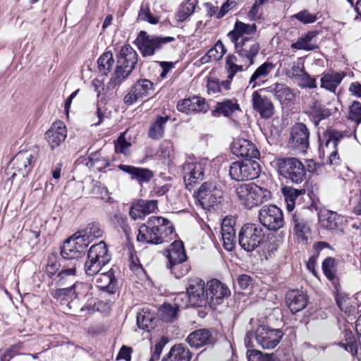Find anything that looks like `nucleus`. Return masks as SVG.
Segmentation results:
<instances>
[{
    "instance_id": "nucleus-1",
    "label": "nucleus",
    "mask_w": 361,
    "mask_h": 361,
    "mask_svg": "<svg viewBox=\"0 0 361 361\" xmlns=\"http://www.w3.org/2000/svg\"><path fill=\"white\" fill-rule=\"evenodd\" d=\"M173 224L161 216H150L146 224L140 226L137 240L139 242L150 244H161L164 238L172 234Z\"/></svg>"
},
{
    "instance_id": "nucleus-2",
    "label": "nucleus",
    "mask_w": 361,
    "mask_h": 361,
    "mask_svg": "<svg viewBox=\"0 0 361 361\" xmlns=\"http://www.w3.org/2000/svg\"><path fill=\"white\" fill-rule=\"evenodd\" d=\"M137 62V52L130 45H124L118 55L116 71L110 80V85L114 87L120 85L133 71Z\"/></svg>"
},
{
    "instance_id": "nucleus-3",
    "label": "nucleus",
    "mask_w": 361,
    "mask_h": 361,
    "mask_svg": "<svg viewBox=\"0 0 361 361\" xmlns=\"http://www.w3.org/2000/svg\"><path fill=\"white\" fill-rule=\"evenodd\" d=\"M274 163L279 174L290 182L299 184L305 180L306 169L298 158L278 157Z\"/></svg>"
},
{
    "instance_id": "nucleus-4",
    "label": "nucleus",
    "mask_w": 361,
    "mask_h": 361,
    "mask_svg": "<svg viewBox=\"0 0 361 361\" xmlns=\"http://www.w3.org/2000/svg\"><path fill=\"white\" fill-rule=\"evenodd\" d=\"M235 194L240 204L247 209L257 207L271 198V192L254 183L238 185Z\"/></svg>"
},
{
    "instance_id": "nucleus-5",
    "label": "nucleus",
    "mask_w": 361,
    "mask_h": 361,
    "mask_svg": "<svg viewBox=\"0 0 361 361\" xmlns=\"http://www.w3.org/2000/svg\"><path fill=\"white\" fill-rule=\"evenodd\" d=\"M283 336V333L280 329L261 326L256 331L255 339L262 348L273 349L279 343ZM252 338H254L253 332H247L245 337V344L247 347L253 346Z\"/></svg>"
},
{
    "instance_id": "nucleus-6",
    "label": "nucleus",
    "mask_w": 361,
    "mask_h": 361,
    "mask_svg": "<svg viewBox=\"0 0 361 361\" xmlns=\"http://www.w3.org/2000/svg\"><path fill=\"white\" fill-rule=\"evenodd\" d=\"M106 245L104 241L93 245L89 249L87 260L85 264V271L87 275L94 276L98 274L102 267L110 261Z\"/></svg>"
},
{
    "instance_id": "nucleus-7",
    "label": "nucleus",
    "mask_w": 361,
    "mask_h": 361,
    "mask_svg": "<svg viewBox=\"0 0 361 361\" xmlns=\"http://www.w3.org/2000/svg\"><path fill=\"white\" fill-rule=\"evenodd\" d=\"M264 239V229L256 224H245L238 233L240 246L246 252L257 249Z\"/></svg>"
},
{
    "instance_id": "nucleus-8",
    "label": "nucleus",
    "mask_w": 361,
    "mask_h": 361,
    "mask_svg": "<svg viewBox=\"0 0 361 361\" xmlns=\"http://www.w3.org/2000/svg\"><path fill=\"white\" fill-rule=\"evenodd\" d=\"M174 40L175 38L173 37L152 36L145 31H140L135 42L142 56L147 57L153 56L156 51Z\"/></svg>"
},
{
    "instance_id": "nucleus-9",
    "label": "nucleus",
    "mask_w": 361,
    "mask_h": 361,
    "mask_svg": "<svg viewBox=\"0 0 361 361\" xmlns=\"http://www.w3.org/2000/svg\"><path fill=\"white\" fill-rule=\"evenodd\" d=\"M259 172V164L251 159L235 161L229 168L231 178L236 181L255 179L258 177Z\"/></svg>"
},
{
    "instance_id": "nucleus-10",
    "label": "nucleus",
    "mask_w": 361,
    "mask_h": 361,
    "mask_svg": "<svg viewBox=\"0 0 361 361\" xmlns=\"http://www.w3.org/2000/svg\"><path fill=\"white\" fill-rule=\"evenodd\" d=\"M258 219L264 227L271 231H277L284 224L283 212L275 205L263 206L259 211Z\"/></svg>"
},
{
    "instance_id": "nucleus-11",
    "label": "nucleus",
    "mask_w": 361,
    "mask_h": 361,
    "mask_svg": "<svg viewBox=\"0 0 361 361\" xmlns=\"http://www.w3.org/2000/svg\"><path fill=\"white\" fill-rule=\"evenodd\" d=\"M37 158V152L35 150L20 151L11 161L12 169L14 171L11 178L19 175L26 176L32 169L34 163Z\"/></svg>"
},
{
    "instance_id": "nucleus-12",
    "label": "nucleus",
    "mask_w": 361,
    "mask_h": 361,
    "mask_svg": "<svg viewBox=\"0 0 361 361\" xmlns=\"http://www.w3.org/2000/svg\"><path fill=\"white\" fill-rule=\"evenodd\" d=\"M234 44L236 54L240 57V61L243 62L245 69H247L254 63V59L259 51V42L251 37H244L240 42Z\"/></svg>"
},
{
    "instance_id": "nucleus-13",
    "label": "nucleus",
    "mask_w": 361,
    "mask_h": 361,
    "mask_svg": "<svg viewBox=\"0 0 361 361\" xmlns=\"http://www.w3.org/2000/svg\"><path fill=\"white\" fill-rule=\"evenodd\" d=\"M207 283L199 278L190 279L187 288L188 302L192 306L204 307L208 304Z\"/></svg>"
},
{
    "instance_id": "nucleus-14",
    "label": "nucleus",
    "mask_w": 361,
    "mask_h": 361,
    "mask_svg": "<svg viewBox=\"0 0 361 361\" xmlns=\"http://www.w3.org/2000/svg\"><path fill=\"white\" fill-rule=\"evenodd\" d=\"M207 294L208 297V305L212 309L223 303L224 299L228 298L230 290L226 285L217 279H212L207 283Z\"/></svg>"
},
{
    "instance_id": "nucleus-15",
    "label": "nucleus",
    "mask_w": 361,
    "mask_h": 361,
    "mask_svg": "<svg viewBox=\"0 0 361 361\" xmlns=\"http://www.w3.org/2000/svg\"><path fill=\"white\" fill-rule=\"evenodd\" d=\"M310 131L302 123H295L290 129L289 143L290 147L301 153L309 147Z\"/></svg>"
},
{
    "instance_id": "nucleus-16",
    "label": "nucleus",
    "mask_w": 361,
    "mask_h": 361,
    "mask_svg": "<svg viewBox=\"0 0 361 361\" xmlns=\"http://www.w3.org/2000/svg\"><path fill=\"white\" fill-rule=\"evenodd\" d=\"M154 91V85L148 79H140L131 87L129 92L124 97V103L132 105L138 99H142L152 94Z\"/></svg>"
},
{
    "instance_id": "nucleus-17",
    "label": "nucleus",
    "mask_w": 361,
    "mask_h": 361,
    "mask_svg": "<svg viewBox=\"0 0 361 361\" xmlns=\"http://www.w3.org/2000/svg\"><path fill=\"white\" fill-rule=\"evenodd\" d=\"M221 196L222 191L212 182H204L197 192V198L203 207H213Z\"/></svg>"
},
{
    "instance_id": "nucleus-18",
    "label": "nucleus",
    "mask_w": 361,
    "mask_h": 361,
    "mask_svg": "<svg viewBox=\"0 0 361 361\" xmlns=\"http://www.w3.org/2000/svg\"><path fill=\"white\" fill-rule=\"evenodd\" d=\"M79 240V236L75 233L67 239L61 250V255L66 259L77 260L85 252L87 244Z\"/></svg>"
},
{
    "instance_id": "nucleus-19",
    "label": "nucleus",
    "mask_w": 361,
    "mask_h": 361,
    "mask_svg": "<svg viewBox=\"0 0 361 361\" xmlns=\"http://www.w3.org/2000/svg\"><path fill=\"white\" fill-rule=\"evenodd\" d=\"M204 164L202 162H188L182 166L185 187L191 190L192 186L204 178Z\"/></svg>"
},
{
    "instance_id": "nucleus-20",
    "label": "nucleus",
    "mask_w": 361,
    "mask_h": 361,
    "mask_svg": "<svg viewBox=\"0 0 361 361\" xmlns=\"http://www.w3.org/2000/svg\"><path fill=\"white\" fill-rule=\"evenodd\" d=\"M179 111L188 115L197 113H207L209 109L205 99L201 97H192L179 102L177 104Z\"/></svg>"
},
{
    "instance_id": "nucleus-21",
    "label": "nucleus",
    "mask_w": 361,
    "mask_h": 361,
    "mask_svg": "<svg viewBox=\"0 0 361 361\" xmlns=\"http://www.w3.org/2000/svg\"><path fill=\"white\" fill-rule=\"evenodd\" d=\"M231 150L235 156L247 158L248 159L259 157V152L256 146L251 141L244 138L235 139L232 144Z\"/></svg>"
},
{
    "instance_id": "nucleus-22",
    "label": "nucleus",
    "mask_w": 361,
    "mask_h": 361,
    "mask_svg": "<svg viewBox=\"0 0 361 361\" xmlns=\"http://www.w3.org/2000/svg\"><path fill=\"white\" fill-rule=\"evenodd\" d=\"M343 135L342 133L332 128H329L324 133L323 137L319 138L320 147L329 150L331 162L337 156L336 147Z\"/></svg>"
},
{
    "instance_id": "nucleus-23",
    "label": "nucleus",
    "mask_w": 361,
    "mask_h": 361,
    "mask_svg": "<svg viewBox=\"0 0 361 361\" xmlns=\"http://www.w3.org/2000/svg\"><path fill=\"white\" fill-rule=\"evenodd\" d=\"M253 109L257 111L263 118L268 119L274 114V106L266 96L262 95L259 92L255 91L252 94Z\"/></svg>"
},
{
    "instance_id": "nucleus-24",
    "label": "nucleus",
    "mask_w": 361,
    "mask_h": 361,
    "mask_svg": "<svg viewBox=\"0 0 361 361\" xmlns=\"http://www.w3.org/2000/svg\"><path fill=\"white\" fill-rule=\"evenodd\" d=\"M118 168L129 174L130 179L137 181L140 185L149 183L154 177L153 171L147 168L125 164H119Z\"/></svg>"
},
{
    "instance_id": "nucleus-25",
    "label": "nucleus",
    "mask_w": 361,
    "mask_h": 361,
    "mask_svg": "<svg viewBox=\"0 0 361 361\" xmlns=\"http://www.w3.org/2000/svg\"><path fill=\"white\" fill-rule=\"evenodd\" d=\"M157 209V202L156 200H139L132 204L129 214L134 220L142 219Z\"/></svg>"
},
{
    "instance_id": "nucleus-26",
    "label": "nucleus",
    "mask_w": 361,
    "mask_h": 361,
    "mask_svg": "<svg viewBox=\"0 0 361 361\" xmlns=\"http://www.w3.org/2000/svg\"><path fill=\"white\" fill-rule=\"evenodd\" d=\"M67 135L65 125L61 121L54 123L46 133V139L51 149L59 147Z\"/></svg>"
},
{
    "instance_id": "nucleus-27",
    "label": "nucleus",
    "mask_w": 361,
    "mask_h": 361,
    "mask_svg": "<svg viewBox=\"0 0 361 361\" xmlns=\"http://www.w3.org/2000/svg\"><path fill=\"white\" fill-rule=\"evenodd\" d=\"M186 341L192 348H199L212 344L214 342V338L210 331L201 329L190 334Z\"/></svg>"
},
{
    "instance_id": "nucleus-28",
    "label": "nucleus",
    "mask_w": 361,
    "mask_h": 361,
    "mask_svg": "<svg viewBox=\"0 0 361 361\" xmlns=\"http://www.w3.org/2000/svg\"><path fill=\"white\" fill-rule=\"evenodd\" d=\"M321 227L329 231H342L344 217L335 212L327 211L319 216Z\"/></svg>"
},
{
    "instance_id": "nucleus-29",
    "label": "nucleus",
    "mask_w": 361,
    "mask_h": 361,
    "mask_svg": "<svg viewBox=\"0 0 361 361\" xmlns=\"http://www.w3.org/2000/svg\"><path fill=\"white\" fill-rule=\"evenodd\" d=\"M267 92L274 95L281 104H288L294 99V94L290 87L281 83H275L267 88Z\"/></svg>"
},
{
    "instance_id": "nucleus-30",
    "label": "nucleus",
    "mask_w": 361,
    "mask_h": 361,
    "mask_svg": "<svg viewBox=\"0 0 361 361\" xmlns=\"http://www.w3.org/2000/svg\"><path fill=\"white\" fill-rule=\"evenodd\" d=\"M98 288L109 294H114L116 292L117 280L112 269L100 274L96 280Z\"/></svg>"
},
{
    "instance_id": "nucleus-31",
    "label": "nucleus",
    "mask_w": 361,
    "mask_h": 361,
    "mask_svg": "<svg viewBox=\"0 0 361 361\" xmlns=\"http://www.w3.org/2000/svg\"><path fill=\"white\" fill-rule=\"evenodd\" d=\"M274 65L271 62L266 61L261 64L254 71L249 79V85L255 88L260 82H264L269 73L274 70Z\"/></svg>"
},
{
    "instance_id": "nucleus-32",
    "label": "nucleus",
    "mask_w": 361,
    "mask_h": 361,
    "mask_svg": "<svg viewBox=\"0 0 361 361\" xmlns=\"http://www.w3.org/2000/svg\"><path fill=\"white\" fill-rule=\"evenodd\" d=\"M75 233L79 236V240L86 243L87 247L90 242L102 236L103 231L98 224L90 223Z\"/></svg>"
},
{
    "instance_id": "nucleus-33",
    "label": "nucleus",
    "mask_w": 361,
    "mask_h": 361,
    "mask_svg": "<svg viewBox=\"0 0 361 361\" xmlns=\"http://www.w3.org/2000/svg\"><path fill=\"white\" fill-rule=\"evenodd\" d=\"M286 303L291 312L295 314L306 307V295L298 290L289 291L286 295Z\"/></svg>"
},
{
    "instance_id": "nucleus-34",
    "label": "nucleus",
    "mask_w": 361,
    "mask_h": 361,
    "mask_svg": "<svg viewBox=\"0 0 361 361\" xmlns=\"http://www.w3.org/2000/svg\"><path fill=\"white\" fill-rule=\"evenodd\" d=\"M257 30L255 23L246 24L240 21H237L234 25V28L228 34V37L233 43L240 42L244 35L254 34Z\"/></svg>"
},
{
    "instance_id": "nucleus-35",
    "label": "nucleus",
    "mask_w": 361,
    "mask_h": 361,
    "mask_svg": "<svg viewBox=\"0 0 361 361\" xmlns=\"http://www.w3.org/2000/svg\"><path fill=\"white\" fill-rule=\"evenodd\" d=\"M345 76V73L343 72L329 71L326 73L321 78V87L335 92L336 87L341 84Z\"/></svg>"
},
{
    "instance_id": "nucleus-36",
    "label": "nucleus",
    "mask_w": 361,
    "mask_h": 361,
    "mask_svg": "<svg viewBox=\"0 0 361 361\" xmlns=\"http://www.w3.org/2000/svg\"><path fill=\"white\" fill-rule=\"evenodd\" d=\"M166 252V257L168 259L167 264L186 261L187 256L185 255L183 244L181 241H174Z\"/></svg>"
},
{
    "instance_id": "nucleus-37",
    "label": "nucleus",
    "mask_w": 361,
    "mask_h": 361,
    "mask_svg": "<svg viewBox=\"0 0 361 361\" xmlns=\"http://www.w3.org/2000/svg\"><path fill=\"white\" fill-rule=\"evenodd\" d=\"M240 110V106L236 99H225L223 102L216 103L215 109L212 111V115L216 117L221 114L228 117L235 111Z\"/></svg>"
},
{
    "instance_id": "nucleus-38",
    "label": "nucleus",
    "mask_w": 361,
    "mask_h": 361,
    "mask_svg": "<svg viewBox=\"0 0 361 361\" xmlns=\"http://www.w3.org/2000/svg\"><path fill=\"white\" fill-rule=\"evenodd\" d=\"M315 32H308L301 35L295 42L291 44V48L298 50L312 51L317 48Z\"/></svg>"
},
{
    "instance_id": "nucleus-39",
    "label": "nucleus",
    "mask_w": 361,
    "mask_h": 361,
    "mask_svg": "<svg viewBox=\"0 0 361 361\" xmlns=\"http://www.w3.org/2000/svg\"><path fill=\"white\" fill-rule=\"evenodd\" d=\"M191 353L189 349L182 344L173 346L162 361H190Z\"/></svg>"
},
{
    "instance_id": "nucleus-40",
    "label": "nucleus",
    "mask_w": 361,
    "mask_h": 361,
    "mask_svg": "<svg viewBox=\"0 0 361 361\" xmlns=\"http://www.w3.org/2000/svg\"><path fill=\"white\" fill-rule=\"evenodd\" d=\"M226 66L229 79H233L238 72L246 70L243 62L240 61V57L238 54L228 55L226 59Z\"/></svg>"
},
{
    "instance_id": "nucleus-41",
    "label": "nucleus",
    "mask_w": 361,
    "mask_h": 361,
    "mask_svg": "<svg viewBox=\"0 0 361 361\" xmlns=\"http://www.w3.org/2000/svg\"><path fill=\"white\" fill-rule=\"evenodd\" d=\"M305 189H295L292 187H284L283 188V195L287 204V209L289 212L293 211L295 207V202L300 195L305 193Z\"/></svg>"
},
{
    "instance_id": "nucleus-42",
    "label": "nucleus",
    "mask_w": 361,
    "mask_h": 361,
    "mask_svg": "<svg viewBox=\"0 0 361 361\" xmlns=\"http://www.w3.org/2000/svg\"><path fill=\"white\" fill-rule=\"evenodd\" d=\"M293 222L294 224V230L298 237L302 240L305 239V235L310 231L307 220L300 214H295L293 216Z\"/></svg>"
},
{
    "instance_id": "nucleus-43",
    "label": "nucleus",
    "mask_w": 361,
    "mask_h": 361,
    "mask_svg": "<svg viewBox=\"0 0 361 361\" xmlns=\"http://www.w3.org/2000/svg\"><path fill=\"white\" fill-rule=\"evenodd\" d=\"M168 119V116H159L149 129V137L154 140L161 138L164 135V126Z\"/></svg>"
},
{
    "instance_id": "nucleus-44",
    "label": "nucleus",
    "mask_w": 361,
    "mask_h": 361,
    "mask_svg": "<svg viewBox=\"0 0 361 361\" xmlns=\"http://www.w3.org/2000/svg\"><path fill=\"white\" fill-rule=\"evenodd\" d=\"M197 4V0H187L185 2H183L176 13V18L177 20L183 22L190 16L194 13Z\"/></svg>"
},
{
    "instance_id": "nucleus-45",
    "label": "nucleus",
    "mask_w": 361,
    "mask_h": 361,
    "mask_svg": "<svg viewBox=\"0 0 361 361\" xmlns=\"http://www.w3.org/2000/svg\"><path fill=\"white\" fill-rule=\"evenodd\" d=\"M99 71L106 75L112 68L114 64L113 54L111 51L104 52L98 59Z\"/></svg>"
},
{
    "instance_id": "nucleus-46",
    "label": "nucleus",
    "mask_w": 361,
    "mask_h": 361,
    "mask_svg": "<svg viewBox=\"0 0 361 361\" xmlns=\"http://www.w3.org/2000/svg\"><path fill=\"white\" fill-rule=\"evenodd\" d=\"M153 315L147 310H142L137 314V324L141 329L149 331L154 326Z\"/></svg>"
},
{
    "instance_id": "nucleus-47",
    "label": "nucleus",
    "mask_w": 361,
    "mask_h": 361,
    "mask_svg": "<svg viewBox=\"0 0 361 361\" xmlns=\"http://www.w3.org/2000/svg\"><path fill=\"white\" fill-rule=\"evenodd\" d=\"M185 262H179L173 264H167L166 267L176 278L180 279L185 276L190 269V266Z\"/></svg>"
},
{
    "instance_id": "nucleus-48",
    "label": "nucleus",
    "mask_w": 361,
    "mask_h": 361,
    "mask_svg": "<svg viewBox=\"0 0 361 361\" xmlns=\"http://www.w3.org/2000/svg\"><path fill=\"white\" fill-rule=\"evenodd\" d=\"M226 52V49L224 45L221 42L219 41L213 48L207 51V54L202 59L205 60L206 62H207V59L206 60V59L218 61L223 57Z\"/></svg>"
},
{
    "instance_id": "nucleus-49",
    "label": "nucleus",
    "mask_w": 361,
    "mask_h": 361,
    "mask_svg": "<svg viewBox=\"0 0 361 361\" xmlns=\"http://www.w3.org/2000/svg\"><path fill=\"white\" fill-rule=\"evenodd\" d=\"M51 295L60 303L72 301L73 300V293L72 288H58L51 292Z\"/></svg>"
},
{
    "instance_id": "nucleus-50",
    "label": "nucleus",
    "mask_w": 361,
    "mask_h": 361,
    "mask_svg": "<svg viewBox=\"0 0 361 361\" xmlns=\"http://www.w3.org/2000/svg\"><path fill=\"white\" fill-rule=\"evenodd\" d=\"M336 259L333 257H327L322 263V270L324 275L333 281L336 279Z\"/></svg>"
},
{
    "instance_id": "nucleus-51",
    "label": "nucleus",
    "mask_w": 361,
    "mask_h": 361,
    "mask_svg": "<svg viewBox=\"0 0 361 361\" xmlns=\"http://www.w3.org/2000/svg\"><path fill=\"white\" fill-rule=\"evenodd\" d=\"M60 266L57 256L53 253L50 254L47 257L45 272L49 278H52L59 271Z\"/></svg>"
},
{
    "instance_id": "nucleus-52",
    "label": "nucleus",
    "mask_w": 361,
    "mask_h": 361,
    "mask_svg": "<svg viewBox=\"0 0 361 361\" xmlns=\"http://www.w3.org/2000/svg\"><path fill=\"white\" fill-rule=\"evenodd\" d=\"M137 20L141 21H147L155 25L159 23V18L153 16L149 10L148 5H142L138 13Z\"/></svg>"
},
{
    "instance_id": "nucleus-53",
    "label": "nucleus",
    "mask_w": 361,
    "mask_h": 361,
    "mask_svg": "<svg viewBox=\"0 0 361 361\" xmlns=\"http://www.w3.org/2000/svg\"><path fill=\"white\" fill-rule=\"evenodd\" d=\"M293 18L297 19L303 24L313 23L317 20V13H311L308 10H302L293 16Z\"/></svg>"
},
{
    "instance_id": "nucleus-54",
    "label": "nucleus",
    "mask_w": 361,
    "mask_h": 361,
    "mask_svg": "<svg viewBox=\"0 0 361 361\" xmlns=\"http://www.w3.org/2000/svg\"><path fill=\"white\" fill-rule=\"evenodd\" d=\"M305 71L304 63L301 58L298 59V60L293 63L290 70L288 71L287 75L294 80H297L301 74H302Z\"/></svg>"
},
{
    "instance_id": "nucleus-55",
    "label": "nucleus",
    "mask_w": 361,
    "mask_h": 361,
    "mask_svg": "<svg viewBox=\"0 0 361 361\" xmlns=\"http://www.w3.org/2000/svg\"><path fill=\"white\" fill-rule=\"evenodd\" d=\"M130 142H127L125 138V133L121 134L115 142V151L117 153H122L125 155L129 154Z\"/></svg>"
},
{
    "instance_id": "nucleus-56",
    "label": "nucleus",
    "mask_w": 361,
    "mask_h": 361,
    "mask_svg": "<svg viewBox=\"0 0 361 361\" xmlns=\"http://www.w3.org/2000/svg\"><path fill=\"white\" fill-rule=\"evenodd\" d=\"M349 119L357 123H361V103L360 102L355 101L349 106Z\"/></svg>"
},
{
    "instance_id": "nucleus-57",
    "label": "nucleus",
    "mask_w": 361,
    "mask_h": 361,
    "mask_svg": "<svg viewBox=\"0 0 361 361\" xmlns=\"http://www.w3.org/2000/svg\"><path fill=\"white\" fill-rule=\"evenodd\" d=\"M71 288H73V299L82 298L87 295L90 286L84 283H75Z\"/></svg>"
},
{
    "instance_id": "nucleus-58",
    "label": "nucleus",
    "mask_w": 361,
    "mask_h": 361,
    "mask_svg": "<svg viewBox=\"0 0 361 361\" xmlns=\"http://www.w3.org/2000/svg\"><path fill=\"white\" fill-rule=\"evenodd\" d=\"M332 114V111L325 107L315 108L313 111V118L315 126H317L319 123Z\"/></svg>"
},
{
    "instance_id": "nucleus-59",
    "label": "nucleus",
    "mask_w": 361,
    "mask_h": 361,
    "mask_svg": "<svg viewBox=\"0 0 361 361\" xmlns=\"http://www.w3.org/2000/svg\"><path fill=\"white\" fill-rule=\"evenodd\" d=\"M298 85L302 87L314 88L317 87L316 80L312 78L306 71L296 80Z\"/></svg>"
},
{
    "instance_id": "nucleus-60",
    "label": "nucleus",
    "mask_w": 361,
    "mask_h": 361,
    "mask_svg": "<svg viewBox=\"0 0 361 361\" xmlns=\"http://www.w3.org/2000/svg\"><path fill=\"white\" fill-rule=\"evenodd\" d=\"M235 219L232 216H226L224 219L221 224V234H235V230L234 228Z\"/></svg>"
},
{
    "instance_id": "nucleus-61",
    "label": "nucleus",
    "mask_w": 361,
    "mask_h": 361,
    "mask_svg": "<svg viewBox=\"0 0 361 361\" xmlns=\"http://www.w3.org/2000/svg\"><path fill=\"white\" fill-rule=\"evenodd\" d=\"M178 307H173L171 305H165L161 309L162 319L166 322L173 320L177 314Z\"/></svg>"
},
{
    "instance_id": "nucleus-62",
    "label": "nucleus",
    "mask_w": 361,
    "mask_h": 361,
    "mask_svg": "<svg viewBox=\"0 0 361 361\" xmlns=\"http://www.w3.org/2000/svg\"><path fill=\"white\" fill-rule=\"evenodd\" d=\"M75 273H76L75 264H74V265L72 266L70 268L63 269L57 274V277L59 279V282H58V285L59 286H62L63 285L62 281L63 280H66V279H67L69 277L75 276Z\"/></svg>"
},
{
    "instance_id": "nucleus-63",
    "label": "nucleus",
    "mask_w": 361,
    "mask_h": 361,
    "mask_svg": "<svg viewBox=\"0 0 361 361\" xmlns=\"http://www.w3.org/2000/svg\"><path fill=\"white\" fill-rule=\"evenodd\" d=\"M337 305L339 308L345 312V313L353 314L355 312V307L354 306L350 305L349 299L346 298H338L337 299Z\"/></svg>"
},
{
    "instance_id": "nucleus-64",
    "label": "nucleus",
    "mask_w": 361,
    "mask_h": 361,
    "mask_svg": "<svg viewBox=\"0 0 361 361\" xmlns=\"http://www.w3.org/2000/svg\"><path fill=\"white\" fill-rule=\"evenodd\" d=\"M221 238L223 241V246L225 250L231 251L235 245V234H221Z\"/></svg>"
}]
</instances>
